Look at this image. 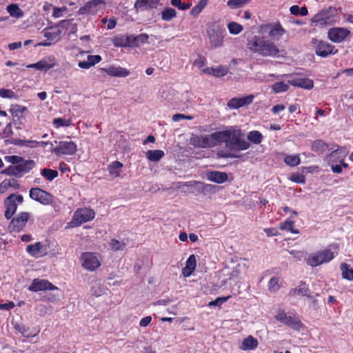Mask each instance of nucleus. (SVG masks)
Returning <instances> with one entry per match:
<instances>
[{"instance_id":"nucleus-1","label":"nucleus","mask_w":353,"mask_h":353,"mask_svg":"<svg viewBox=\"0 0 353 353\" xmlns=\"http://www.w3.org/2000/svg\"><path fill=\"white\" fill-rule=\"evenodd\" d=\"M242 130L235 126H230L226 130L218 131V145L225 143L230 150L237 151L245 150L250 147Z\"/></svg>"},{"instance_id":"nucleus-2","label":"nucleus","mask_w":353,"mask_h":353,"mask_svg":"<svg viewBox=\"0 0 353 353\" xmlns=\"http://www.w3.org/2000/svg\"><path fill=\"white\" fill-rule=\"evenodd\" d=\"M248 48L263 57H277L279 50L275 43L266 39L265 37L254 36L248 40Z\"/></svg>"},{"instance_id":"nucleus-3","label":"nucleus","mask_w":353,"mask_h":353,"mask_svg":"<svg viewBox=\"0 0 353 353\" xmlns=\"http://www.w3.org/2000/svg\"><path fill=\"white\" fill-rule=\"evenodd\" d=\"M248 48L263 57H277L279 50L275 43L266 39L265 37L254 36L248 40Z\"/></svg>"},{"instance_id":"nucleus-4","label":"nucleus","mask_w":353,"mask_h":353,"mask_svg":"<svg viewBox=\"0 0 353 353\" xmlns=\"http://www.w3.org/2000/svg\"><path fill=\"white\" fill-rule=\"evenodd\" d=\"M149 39L146 33L133 34H118L112 38V43L117 48H136L145 43Z\"/></svg>"},{"instance_id":"nucleus-5","label":"nucleus","mask_w":353,"mask_h":353,"mask_svg":"<svg viewBox=\"0 0 353 353\" xmlns=\"http://www.w3.org/2000/svg\"><path fill=\"white\" fill-rule=\"evenodd\" d=\"M190 145L197 148H212L218 145V131L208 135L192 134Z\"/></svg>"},{"instance_id":"nucleus-6","label":"nucleus","mask_w":353,"mask_h":353,"mask_svg":"<svg viewBox=\"0 0 353 353\" xmlns=\"http://www.w3.org/2000/svg\"><path fill=\"white\" fill-rule=\"evenodd\" d=\"M36 165L34 160H26L21 161L18 165H9L7 168L1 171V173L8 176H21L28 173Z\"/></svg>"},{"instance_id":"nucleus-7","label":"nucleus","mask_w":353,"mask_h":353,"mask_svg":"<svg viewBox=\"0 0 353 353\" xmlns=\"http://www.w3.org/2000/svg\"><path fill=\"white\" fill-rule=\"evenodd\" d=\"M337 10L329 7L322 9L312 19V22L321 26L333 25L336 22Z\"/></svg>"},{"instance_id":"nucleus-8","label":"nucleus","mask_w":353,"mask_h":353,"mask_svg":"<svg viewBox=\"0 0 353 353\" xmlns=\"http://www.w3.org/2000/svg\"><path fill=\"white\" fill-rule=\"evenodd\" d=\"M330 247L310 254L306 260L307 264L311 267H316L332 261L335 255Z\"/></svg>"},{"instance_id":"nucleus-9","label":"nucleus","mask_w":353,"mask_h":353,"mask_svg":"<svg viewBox=\"0 0 353 353\" xmlns=\"http://www.w3.org/2000/svg\"><path fill=\"white\" fill-rule=\"evenodd\" d=\"M207 34L212 48H217L223 46L225 37V30L222 28L221 26L212 24L208 26L207 29Z\"/></svg>"},{"instance_id":"nucleus-10","label":"nucleus","mask_w":353,"mask_h":353,"mask_svg":"<svg viewBox=\"0 0 353 353\" xmlns=\"http://www.w3.org/2000/svg\"><path fill=\"white\" fill-rule=\"evenodd\" d=\"M99 254L96 252H85L81 254L80 261L82 267L89 271H94L101 265Z\"/></svg>"},{"instance_id":"nucleus-11","label":"nucleus","mask_w":353,"mask_h":353,"mask_svg":"<svg viewBox=\"0 0 353 353\" xmlns=\"http://www.w3.org/2000/svg\"><path fill=\"white\" fill-rule=\"evenodd\" d=\"M94 217L95 212L93 210L88 208H79L74 212L72 223L74 226H80L84 223L93 220Z\"/></svg>"},{"instance_id":"nucleus-12","label":"nucleus","mask_w":353,"mask_h":353,"mask_svg":"<svg viewBox=\"0 0 353 353\" xmlns=\"http://www.w3.org/2000/svg\"><path fill=\"white\" fill-rule=\"evenodd\" d=\"M23 197L21 194H12L4 201L6 211L4 216L7 219H10L17 210V203H22Z\"/></svg>"},{"instance_id":"nucleus-13","label":"nucleus","mask_w":353,"mask_h":353,"mask_svg":"<svg viewBox=\"0 0 353 353\" xmlns=\"http://www.w3.org/2000/svg\"><path fill=\"white\" fill-rule=\"evenodd\" d=\"M275 319L283 323L284 325L291 327L295 330H300L303 324L300 319L294 316H288L284 310H279Z\"/></svg>"},{"instance_id":"nucleus-14","label":"nucleus","mask_w":353,"mask_h":353,"mask_svg":"<svg viewBox=\"0 0 353 353\" xmlns=\"http://www.w3.org/2000/svg\"><path fill=\"white\" fill-rule=\"evenodd\" d=\"M315 48L316 54L321 57H327L331 54H335L338 52V50L331 43L323 41L315 40L313 41Z\"/></svg>"},{"instance_id":"nucleus-15","label":"nucleus","mask_w":353,"mask_h":353,"mask_svg":"<svg viewBox=\"0 0 353 353\" xmlns=\"http://www.w3.org/2000/svg\"><path fill=\"white\" fill-rule=\"evenodd\" d=\"M30 197L44 205H50L53 202V196L39 188H32L30 190Z\"/></svg>"},{"instance_id":"nucleus-16","label":"nucleus","mask_w":353,"mask_h":353,"mask_svg":"<svg viewBox=\"0 0 353 353\" xmlns=\"http://www.w3.org/2000/svg\"><path fill=\"white\" fill-rule=\"evenodd\" d=\"M77 151V145L72 141H61L58 143L57 147L52 152L57 156L72 155Z\"/></svg>"},{"instance_id":"nucleus-17","label":"nucleus","mask_w":353,"mask_h":353,"mask_svg":"<svg viewBox=\"0 0 353 353\" xmlns=\"http://www.w3.org/2000/svg\"><path fill=\"white\" fill-rule=\"evenodd\" d=\"M30 217L28 212H21L13 218L8 226L10 232H19L26 226V224Z\"/></svg>"},{"instance_id":"nucleus-18","label":"nucleus","mask_w":353,"mask_h":353,"mask_svg":"<svg viewBox=\"0 0 353 353\" xmlns=\"http://www.w3.org/2000/svg\"><path fill=\"white\" fill-rule=\"evenodd\" d=\"M350 31L345 28L334 27L327 32V38L332 42L339 43L350 35Z\"/></svg>"},{"instance_id":"nucleus-19","label":"nucleus","mask_w":353,"mask_h":353,"mask_svg":"<svg viewBox=\"0 0 353 353\" xmlns=\"http://www.w3.org/2000/svg\"><path fill=\"white\" fill-rule=\"evenodd\" d=\"M57 65V62L53 56L43 58L39 61L28 65V68H35L37 70L48 71Z\"/></svg>"},{"instance_id":"nucleus-20","label":"nucleus","mask_w":353,"mask_h":353,"mask_svg":"<svg viewBox=\"0 0 353 353\" xmlns=\"http://www.w3.org/2000/svg\"><path fill=\"white\" fill-rule=\"evenodd\" d=\"M254 96L253 94H249L243 97H234L228 101L227 106L229 109L235 110L240 108L249 105L253 102Z\"/></svg>"},{"instance_id":"nucleus-21","label":"nucleus","mask_w":353,"mask_h":353,"mask_svg":"<svg viewBox=\"0 0 353 353\" xmlns=\"http://www.w3.org/2000/svg\"><path fill=\"white\" fill-rule=\"evenodd\" d=\"M57 289L52 283L46 279H35L32 281L31 285L28 287V290L37 292L44 290H53Z\"/></svg>"},{"instance_id":"nucleus-22","label":"nucleus","mask_w":353,"mask_h":353,"mask_svg":"<svg viewBox=\"0 0 353 353\" xmlns=\"http://www.w3.org/2000/svg\"><path fill=\"white\" fill-rule=\"evenodd\" d=\"M263 28L265 30L269 29V36L271 38L276 40H279V37L283 36L286 32L279 21H277L274 24L269 23L263 26Z\"/></svg>"},{"instance_id":"nucleus-23","label":"nucleus","mask_w":353,"mask_h":353,"mask_svg":"<svg viewBox=\"0 0 353 353\" xmlns=\"http://www.w3.org/2000/svg\"><path fill=\"white\" fill-rule=\"evenodd\" d=\"M229 67L228 65H220L216 68L207 67L202 69V72L208 75L220 78L225 76L229 72Z\"/></svg>"},{"instance_id":"nucleus-24","label":"nucleus","mask_w":353,"mask_h":353,"mask_svg":"<svg viewBox=\"0 0 353 353\" xmlns=\"http://www.w3.org/2000/svg\"><path fill=\"white\" fill-rule=\"evenodd\" d=\"M101 3H104L103 0H91L81 7L78 11L79 14H94L97 12V6Z\"/></svg>"},{"instance_id":"nucleus-25","label":"nucleus","mask_w":353,"mask_h":353,"mask_svg":"<svg viewBox=\"0 0 353 353\" xmlns=\"http://www.w3.org/2000/svg\"><path fill=\"white\" fill-rule=\"evenodd\" d=\"M289 296H293L296 294L305 296L311 298L310 290L308 285L305 281H300L299 285L297 288H292L289 292Z\"/></svg>"},{"instance_id":"nucleus-26","label":"nucleus","mask_w":353,"mask_h":353,"mask_svg":"<svg viewBox=\"0 0 353 353\" xmlns=\"http://www.w3.org/2000/svg\"><path fill=\"white\" fill-rule=\"evenodd\" d=\"M104 72L111 77H125L130 74V72L122 67L110 66L102 69Z\"/></svg>"},{"instance_id":"nucleus-27","label":"nucleus","mask_w":353,"mask_h":353,"mask_svg":"<svg viewBox=\"0 0 353 353\" xmlns=\"http://www.w3.org/2000/svg\"><path fill=\"white\" fill-rule=\"evenodd\" d=\"M207 179L216 183H223L228 181V175L226 172L219 171H210L207 172Z\"/></svg>"},{"instance_id":"nucleus-28","label":"nucleus","mask_w":353,"mask_h":353,"mask_svg":"<svg viewBox=\"0 0 353 353\" xmlns=\"http://www.w3.org/2000/svg\"><path fill=\"white\" fill-rule=\"evenodd\" d=\"M288 83L301 88L310 90L314 86V82L309 78H296L288 81Z\"/></svg>"},{"instance_id":"nucleus-29","label":"nucleus","mask_w":353,"mask_h":353,"mask_svg":"<svg viewBox=\"0 0 353 353\" xmlns=\"http://www.w3.org/2000/svg\"><path fill=\"white\" fill-rule=\"evenodd\" d=\"M196 266V260L194 254H191L186 261L185 266L182 269V274L185 277L190 276Z\"/></svg>"},{"instance_id":"nucleus-30","label":"nucleus","mask_w":353,"mask_h":353,"mask_svg":"<svg viewBox=\"0 0 353 353\" xmlns=\"http://www.w3.org/2000/svg\"><path fill=\"white\" fill-rule=\"evenodd\" d=\"M7 142L10 144H13L14 145L26 146V147H30V148L34 147L39 143H41L42 145L46 144V143L43 142V141L38 142L34 140L26 141V140L21 139H17V138H11L10 139L7 140Z\"/></svg>"},{"instance_id":"nucleus-31","label":"nucleus","mask_w":353,"mask_h":353,"mask_svg":"<svg viewBox=\"0 0 353 353\" xmlns=\"http://www.w3.org/2000/svg\"><path fill=\"white\" fill-rule=\"evenodd\" d=\"M9 110L13 117V119L17 118L19 120L23 117V114L28 112V108L19 104H13L10 106Z\"/></svg>"},{"instance_id":"nucleus-32","label":"nucleus","mask_w":353,"mask_h":353,"mask_svg":"<svg viewBox=\"0 0 353 353\" xmlns=\"http://www.w3.org/2000/svg\"><path fill=\"white\" fill-rule=\"evenodd\" d=\"M159 1V0H137L134 3V8L137 10L152 8L155 7Z\"/></svg>"},{"instance_id":"nucleus-33","label":"nucleus","mask_w":353,"mask_h":353,"mask_svg":"<svg viewBox=\"0 0 353 353\" xmlns=\"http://www.w3.org/2000/svg\"><path fill=\"white\" fill-rule=\"evenodd\" d=\"M43 245L41 242H36L34 244H30L26 247L27 252L32 256L39 257L41 256V250Z\"/></svg>"},{"instance_id":"nucleus-34","label":"nucleus","mask_w":353,"mask_h":353,"mask_svg":"<svg viewBox=\"0 0 353 353\" xmlns=\"http://www.w3.org/2000/svg\"><path fill=\"white\" fill-rule=\"evenodd\" d=\"M327 148L328 145L322 139H316L311 145V150L318 154H323Z\"/></svg>"},{"instance_id":"nucleus-35","label":"nucleus","mask_w":353,"mask_h":353,"mask_svg":"<svg viewBox=\"0 0 353 353\" xmlns=\"http://www.w3.org/2000/svg\"><path fill=\"white\" fill-rule=\"evenodd\" d=\"M259 342L252 336H249L242 343V349L245 350H252L257 347Z\"/></svg>"},{"instance_id":"nucleus-36","label":"nucleus","mask_w":353,"mask_h":353,"mask_svg":"<svg viewBox=\"0 0 353 353\" xmlns=\"http://www.w3.org/2000/svg\"><path fill=\"white\" fill-rule=\"evenodd\" d=\"M294 221L288 219L284 222H281L279 224V228L281 230H286L290 232L292 234H299V230L294 228Z\"/></svg>"},{"instance_id":"nucleus-37","label":"nucleus","mask_w":353,"mask_h":353,"mask_svg":"<svg viewBox=\"0 0 353 353\" xmlns=\"http://www.w3.org/2000/svg\"><path fill=\"white\" fill-rule=\"evenodd\" d=\"M146 157L149 161H159L161 159H162L165 153L163 150H148L146 152Z\"/></svg>"},{"instance_id":"nucleus-38","label":"nucleus","mask_w":353,"mask_h":353,"mask_svg":"<svg viewBox=\"0 0 353 353\" xmlns=\"http://www.w3.org/2000/svg\"><path fill=\"white\" fill-rule=\"evenodd\" d=\"M7 11L11 17L16 18H21L24 13L19 8V6L15 3L10 4L7 6Z\"/></svg>"},{"instance_id":"nucleus-39","label":"nucleus","mask_w":353,"mask_h":353,"mask_svg":"<svg viewBox=\"0 0 353 353\" xmlns=\"http://www.w3.org/2000/svg\"><path fill=\"white\" fill-rule=\"evenodd\" d=\"M123 167V163L118 161H115L110 164L108 170L111 175H113L114 177H118L121 174V168Z\"/></svg>"},{"instance_id":"nucleus-40","label":"nucleus","mask_w":353,"mask_h":353,"mask_svg":"<svg viewBox=\"0 0 353 353\" xmlns=\"http://www.w3.org/2000/svg\"><path fill=\"white\" fill-rule=\"evenodd\" d=\"M248 139L252 143L260 144L263 139V136L258 130H252L248 134Z\"/></svg>"},{"instance_id":"nucleus-41","label":"nucleus","mask_w":353,"mask_h":353,"mask_svg":"<svg viewBox=\"0 0 353 353\" xmlns=\"http://www.w3.org/2000/svg\"><path fill=\"white\" fill-rule=\"evenodd\" d=\"M61 32L59 29L53 31L46 30L43 32V37L52 43L59 41Z\"/></svg>"},{"instance_id":"nucleus-42","label":"nucleus","mask_w":353,"mask_h":353,"mask_svg":"<svg viewBox=\"0 0 353 353\" xmlns=\"http://www.w3.org/2000/svg\"><path fill=\"white\" fill-rule=\"evenodd\" d=\"M41 176L48 181H52L59 175L58 171L50 168H43L41 170Z\"/></svg>"},{"instance_id":"nucleus-43","label":"nucleus","mask_w":353,"mask_h":353,"mask_svg":"<svg viewBox=\"0 0 353 353\" xmlns=\"http://www.w3.org/2000/svg\"><path fill=\"white\" fill-rule=\"evenodd\" d=\"M341 270L342 271V276L348 281L353 280V269L350 268V265L347 263H341Z\"/></svg>"},{"instance_id":"nucleus-44","label":"nucleus","mask_w":353,"mask_h":353,"mask_svg":"<svg viewBox=\"0 0 353 353\" xmlns=\"http://www.w3.org/2000/svg\"><path fill=\"white\" fill-rule=\"evenodd\" d=\"M284 162L290 167H294L301 163V159L299 154H288L284 158Z\"/></svg>"},{"instance_id":"nucleus-45","label":"nucleus","mask_w":353,"mask_h":353,"mask_svg":"<svg viewBox=\"0 0 353 353\" xmlns=\"http://www.w3.org/2000/svg\"><path fill=\"white\" fill-rule=\"evenodd\" d=\"M208 0H200L191 10L190 14L194 17H197L202 10L206 7Z\"/></svg>"},{"instance_id":"nucleus-46","label":"nucleus","mask_w":353,"mask_h":353,"mask_svg":"<svg viewBox=\"0 0 353 353\" xmlns=\"http://www.w3.org/2000/svg\"><path fill=\"white\" fill-rule=\"evenodd\" d=\"M52 124L56 128H59L61 127L70 126L72 123L71 119H64L63 118L58 117L53 119Z\"/></svg>"},{"instance_id":"nucleus-47","label":"nucleus","mask_w":353,"mask_h":353,"mask_svg":"<svg viewBox=\"0 0 353 353\" xmlns=\"http://www.w3.org/2000/svg\"><path fill=\"white\" fill-rule=\"evenodd\" d=\"M228 29L231 34L236 35L243 31V27L236 22L232 21L228 23Z\"/></svg>"},{"instance_id":"nucleus-48","label":"nucleus","mask_w":353,"mask_h":353,"mask_svg":"<svg viewBox=\"0 0 353 353\" xmlns=\"http://www.w3.org/2000/svg\"><path fill=\"white\" fill-rule=\"evenodd\" d=\"M110 246L112 251L117 252L123 250L126 246V243L123 241H119L116 239H112L110 242Z\"/></svg>"},{"instance_id":"nucleus-49","label":"nucleus","mask_w":353,"mask_h":353,"mask_svg":"<svg viewBox=\"0 0 353 353\" xmlns=\"http://www.w3.org/2000/svg\"><path fill=\"white\" fill-rule=\"evenodd\" d=\"M176 14V10L172 8H165L161 13V19L163 21H169Z\"/></svg>"},{"instance_id":"nucleus-50","label":"nucleus","mask_w":353,"mask_h":353,"mask_svg":"<svg viewBox=\"0 0 353 353\" xmlns=\"http://www.w3.org/2000/svg\"><path fill=\"white\" fill-rule=\"evenodd\" d=\"M272 88L275 93L283 92L288 90L289 85L283 81H280L274 83Z\"/></svg>"},{"instance_id":"nucleus-51","label":"nucleus","mask_w":353,"mask_h":353,"mask_svg":"<svg viewBox=\"0 0 353 353\" xmlns=\"http://www.w3.org/2000/svg\"><path fill=\"white\" fill-rule=\"evenodd\" d=\"M251 0H228L227 2L228 6L232 9L242 8Z\"/></svg>"},{"instance_id":"nucleus-52","label":"nucleus","mask_w":353,"mask_h":353,"mask_svg":"<svg viewBox=\"0 0 353 353\" xmlns=\"http://www.w3.org/2000/svg\"><path fill=\"white\" fill-rule=\"evenodd\" d=\"M0 97L3 99H17L18 96L10 89H0Z\"/></svg>"},{"instance_id":"nucleus-53","label":"nucleus","mask_w":353,"mask_h":353,"mask_svg":"<svg viewBox=\"0 0 353 353\" xmlns=\"http://www.w3.org/2000/svg\"><path fill=\"white\" fill-rule=\"evenodd\" d=\"M196 184L197 188L199 189L203 194H206L210 192L212 189L214 188V186L211 184H205L200 181H196Z\"/></svg>"},{"instance_id":"nucleus-54","label":"nucleus","mask_w":353,"mask_h":353,"mask_svg":"<svg viewBox=\"0 0 353 353\" xmlns=\"http://www.w3.org/2000/svg\"><path fill=\"white\" fill-rule=\"evenodd\" d=\"M290 179L297 183H302L304 184L305 183V177L303 174H299V173H293L291 176Z\"/></svg>"},{"instance_id":"nucleus-55","label":"nucleus","mask_w":353,"mask_h":353,"mask_svg":"<svg viewBox=\"0 0 353 353\" xmlns=\"http://www.w3.org/2000/svg\"><path fill=\"white\" fill-rule=\"evenodd\" d=\"M5 160L7 162L14 164L13 165H18L21 161H23V158L17 155L6 156Z\"/></svg>"},{"instance_id":"nucleus-56","label":"nucleus","mask_w":353,"mask_h":353,"mask_svg":"<svg viewBox=\"0 0 353 353\" xmlns=\"http://www.w3.org/2000/svg\"><path fill=\"white\" fill-rule=\"evenodd\" d=\"M269 290L272 292H276L279 290V279L272 277L268 282Z\"/></svg>"},{"instance_id":"nucleus-57","label":"nucleus","mask_w":353,"mask_h":353,"mask_svg":"<svg viewBox=\"0 0 353 353\" xmlns=\"http://www.w3.org/2000/svg\"><path fill=\"white\" fill-rule=\"evenodd\" d=\"M68 10V8L65 6H63L61 8L54 7L52 17L53 18H59L63 16V12Z\"/></svg>"},{"instance_id":"nucleus-58","label":"nucleus","mask_w":353,"mask_h":353,"mask_svg":"<svg viewBox=\"0 0 353 353\" xmlns=\"http://www.w3.org/2000/svg\"><path fill=\"white\" fill-rule=\"evenodd\" d=\"M181 119L192 120L194 117L192 115H185L183 114H175L172 116V121L174 122L179 121Z\"/></svg>"},{"instance_id":"nucleus-59","label":"nucleus","mask_w":353,"mask_h":353,"mask_svg":"<svg viewBox=\"0 0 353 353\" xmlns=\"http://www.w3.org/2000/svg\"><path fill=\"white\" fill-rule=\"evenodd\" d=\"M101 59L102 58L100 55H88L87 58V61L90 64L91 67L99 63Z\"/></svg>"},{"instance_id":"nucleus-60","label":"nucleus","mask_w":353,"mask_h":353,"mask_svg":"<svg viewBox=\"0 0 353 353\" xmlns=\"http://www.w3.org/2000/svg\"><path fill=\"white\" fill-rule=\"evenodd\" d=\"M6 181H7V185L9 186V188H12L14 190H18L20 188V184L16 179H6Z\"/></svg>"},{"instance_id":"nucleus-61","label":"nucleus","mask_w":353,"mask_h":353,"mask_svg":"<svg viewBox=\"0 0 353 353\" xmlns=\"http://www.w3.org/2000/svg\"><path fill=\"white\" fill-rule=\"evenodd\" d=\"M206 59L204 57H199L194 61V65L198 66L199 68H202L206 65Z\"/></svg>"},{"instance_id":"nucleus-62","label":"nucleus","mask_w":353,"mask_h":353,"mask_svg":"<svg viewBox=\"0 0 353 353\" xmlns=\"http://www.w3.org/2000/svg\"><path fill=\"white\" fill-rule=\"evenodd\" d=\"M152 321V317L150 316H147L141 319L139 322V325L141 327H146L148 326Z\"/></svg>"},{"instance_id":"nucleus-63","label":"nucleus","mask_w":353,"mask_h":353,"mask_svg":"<svg viewBox=\"0 0 353 353\" xmlns=\"http://www.w3.org/2000/svg\"><path fill=\"white\" fill-rule=\"evenodd\" d=\"M285 106L283 104H277L272 107V112L273 114H278L279 112L284 110Z\"/></svg>"},{"instance_id":"nucleus-64","label":"nucleus","mask_w":353,"mask_h":353,"mask_svg":"<svg viewBox=\"0 0 353 353\" xmlns=\"http://www.w3.org/2000/svg\"><path fill=\"white\" fill-rule=\"evenodd\" d=\"M14 307V303L12 301H10L6 303H0V310H10Z\"/></svg>"}]
</instances>
